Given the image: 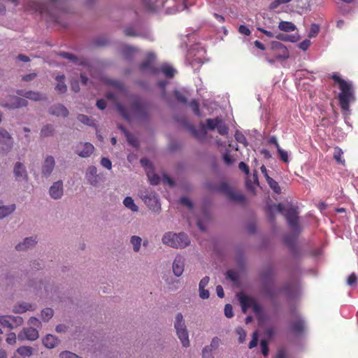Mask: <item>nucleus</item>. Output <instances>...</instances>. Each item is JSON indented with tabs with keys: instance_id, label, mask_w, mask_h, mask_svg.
I'll list each match as a JSON object with an SVG mask.
<instances>
[{
	"instance_id": "obj_53",
	"label": "nucleus",
	"mask_w": 358,
	"mask_h": 358,
	"mask_svg": "<svg viewBox=\"0 0 358 358\" xmlns=\"http://www.w3.org/2000/svg\"><path fill=\"white\" fill-rule=\"evenodd\" d=\"M236 334L238 335L239 343H243L246 337V333L243 328L238 327L236 329Z\"/></svg>"
},
{
	"instance_id": "obj_56",
	"label": "nucleus",
	"mask_w": 358,
	"mask_h": 358,
	"mask_svg": "<svg viewBox=\"0 0 358 358\" xmlns=\"http://www.w3.org/2000/svg\"><path fill=\"white\" fill-rule=\"evenodd\" d=\"M189 106H190L191 108L192 109V110L194 111V113L196 115H198V116L201 115V113H200V111H199V106L198 103L196 101H192L190 103Z\"/></svg>"
},
{
	"instance_id": "obj_4",
	"label": "nucleus",
	"mask_w": 358,
	"mask_h": 358,
	"mask_svg": "<svg viewBox=\"0 0 358 358\" xmlns=\"http://www.w3.org/2000/svg\"><path fill=\"white\" fill-rule=\"evenodd\" d=\"M176 73V69L169 62H164L158 65V88L164 87Z\"/></svg>"
},
{
	"instance_id": "obj_48",
	"label": "nucleus",
	"mask_w": 358,
	"mask_h": 358,
	"mask_svg": "<svg viewBox=\"0 0 358 358\" xmlns=\"http://www.w3.org/2000/svg\"><path fill=\"white\" fill-rule=\"evenodd\" d=\"M235 138L237 142L243 144L245 146L247 145V141L245 136L240 131H236L235 134Z\"/></svg>"
},
{
	"instance_id": "obj_14",
	"label": "nucleus",
	"mask_w": 358,
	"mask_h": 358,
	"mask_svg": "<svg viewBox=\"0 0 358 358\" xmlns=\"http://www.w3.org/2000/svg\"><path fill=\"white\" fill-rule=\"evenodd\" d=\"M0 145L2 150L5 152L9 151L13 147L11 136L3 128H0Z\"/></svg>"
},
{
	"instance_id": "obj_39",
	"label": "nucleus",
	"mask_w": 358,
	"mask_h": 358,
	"mask_svg": "<svg viewBox=\"0 0 358 358\" xmlns=\"http://www.w3.org/2000/svg\"><path fill=\"white\" fill-rule=\"evenodd\" d=\"M54 133L53 126L51 124H47L44 126L41 131V135L43 137H48L52 135Z\"/></svg>"
},
{
	"instance_id": "obj_59",
	"label": "nucleus",
	"mask_w": 358,
	"mask_h": 358,
	"mask_svg": "<svg viewBox=\"0 0 358 358\" xmlns=\"http://www.w3.org/2000/svg\"><path fill=\"white\" fill-rule=\"evenodd\" d=\"M101 164L106 169L110 170L112 168V164L109 159L103 157L101 160Z\"/></svg>"
},
{
	"instance_id": "obj_42",
	"label": "nucleus",
	"mask_w": 358,
	"mask_h": 358,
	"mask_svg": "<svg viewBox=\"0 0 358 358\" xmlns=\"http://www.w3.org/2000/svg\"><path fill=\"white\" fill-rule=\"evenodd\" d=\"M53 315V310L51 308H46L41 311V317L44 321H48Z\"/></svg>"
},
{
	"instance_id": "obj_16",
	"label": "nucleus",
	"mask_w": 358,
	"mask_h": 358,
	"mask_svg": "<svg viewBox=\"0 0 358 358\" xmlns=\"http://www.w3.org/2000/svg\"><path fill=\"white\" fill-rule=\"evenodd\" d=\"M16 205L13 203L0 200V220H3L14 213Z\"/></svg>"
},
{
	"instance_id": "obj_18",
	"label": "nucleus",
	"mask_w": 358,
	"mask_h": 358,
	"mask_svg": "<svg viewBox=\"0 0 358 358\" xmlns=\"http://www.w3.org/2000/svg\"><path fill=\"white\" fill-rule=\"evenodd\" d=\"M36 308L35 303L24 301L18 302L13 307V312L17 314H22L27 311H34Z\"/></svg>"
},
{
	"instance_id": "obj_44",
	"label": "nucleus",
	"mask_w": 358,
	"mask_h": 358,
	"mask_svg": "<svg viewBox=\"0 0 358 358\" xmlns=\"http://www.w3.org/2000/svg\"><path fill=\"white\" fill-rule=\"evenodd\" d=\"M275 37L278 39L282 40L285 41H290V42H295L297 41V38L295 36L292 35H283L282 34H279Z\"/></svg>"
},
{
	"instance_id": "obj_41",
	"label": "nucleus",
	"mask_w": 358,
	"mask_h": 358,
	"mask_svg": "<svg viewBox=\"0 0 358 358\" xmlns=\"http://www.w3.org/2000/svg\"><path fill=\"white\" fill-rule=\"evenodd\" d=\"M220 120V118L219 117H216L215 119H208L206 120L207 127L210 130H214L217 129Z\"/></svg>"
},
{
	"instance_id": "obj_38",
	"label": "nucleus",
	"mask_w": 358,
	"mask_h": 358,
	"mask_svg": "<svg viewBox=\"0 0 358 358\" xmlns=\"http://www.w3.org/2000/svg\"><path fill=\"white\" fill-rule=\"evenodd\" d=\"M220 190L221 192H225L229 196H230L231 198L234 199H241L242 198L241 195H234L233 192L231 189L228 187V185L226 183H222L220 187Z\"/></svg>"
},
{
	"instance_id": "obj_51",
	"label": "nucleus",
	"mask_w": 358,
	"mask_h": 358,
	"mask_svg": "<svg viewBox=\"0 0 358 358\" xmlns=\"http://www.w3.org/2000/svg\"><path fill=\"white\" fill-rule=\"evenodd\" d=\"M60 358H82L70 351H63L59 354Z\"/></svg>"
},
{
	"instance_id": "obj_1",
	"label": "nucleus",
	"mask_w": 358,
	"mask_h": 358,
	"mask_svg": "<svg viewBox=\"0 0 358 358\" xmlns=\"http://www.w3.org/2000/svg\"><path fill=\"white\" fill-rule=\"evenodd\" d=\"M331 78L341 90L338 94L341 108L343 110L348 112L350 104L355 101L352 85L350 82L343 80L338 73H334Z\"/></svg>"
},
{
	"instance_id": "obj_8",
	"label": "nucleus",
	"mask_w": 358,
	"mask_h": 358,
	"mask_svg": "<svg viewBox=\"0 0 358 358\" xmlns=\"http://www.w3.org/2000/svg\"><path fill=\"white\" fill-rule=\"evenodd\" d=\"M238 297L239 299L242 310L244 313L248 308H252L254 313L257 315H259L261 313V307L257 303L255 299L249 296L244 294H238Z\"/></svg>"
},
{
	"instance_id": "obj_47",
	"label": "nucleus",
	"mask_w": 358,
	"mask_h": 358,
	"mask_svg": "<svg viewBox=\"0 0 358 358\" xmlns=\"http://www.w3.org/2000/svg\"><path fill=\"white\" fill-rule=\"evenodd\" d=\"M320 31V27L316 24H311L308 36L310 38L315 37Z\"/></svg>"
},
{
	"instance_id": "obj_43",
	"label": "nucleus",
	"mask_w": 358,
	"mask_h": 358,
	"mask_svg": "<svg viewBox=\"0 0 358 358\" xmlns=\"http://www.w3.org/2000/svg\"><path fill=\"white\" fill-rule=\"evenodd\" d=\"M217 129L218 133L221 135H226L228 133V127L221 119L218 123Z\"/></svg>"
},
{
	"instance_id": "obj_30",
	"label": "nucleus",
	"mask_w": 358,
	"mask_h": 358,
	"mask_svg": "<svg viewBox=\"0 0 358 358\" xmlns=\"http://www.w3.org/2000/svg\"><path fill=\"white\" fill-rule=\"evenodd\" d=\"M124 206L130 210L133 213L138 211V206L135 203L134 200L131 196H126L122 201Z\"/></svg>"
},
{
	"instance_id": "obj_54",
	"label": "nucleus",
	"mask_w": 358,
	"mask_h": 358,
	"mask_svg": "<svg viewBox=\"0 0 358 358\" xmlns=\"http://www.w3.org/2000/svg\"><path fill=\"white\" fill-rule=\"evenodd\" d=\"M224 315L228 318H231L234 316L233 308L230 304L225 305Z\"/></svg>"
},
{
	"instance_id": "obj_3",
	"label": "nucleus",
	"mask_w": 358,
	"mask_h": 358,
	"mask_svg": "<svg viewBox=\"0 0 358 358\" xmlns=\"http://www.w3.org/2000/svg\"><path fill=\"white\" fill-rule=\"evenodd\" d=\"M271 212L278 211L283 214L289 224L292 227L295 228L298 224V216L296 209L289 204L279 203L278 205L273 204L269 207Z\"/></svg>"
},
{
	"instance_id": "obj_64",
	"label": "nucleus",
	"mask_w": 358,
	"mask_h": 358,
	"mask_svg": "<svg viewBox=\"0 0 358 358\" xmlns=\"http://www.w3.org/2000/svg\"><path fill=\"white\" fill-rule=\"evenodd\" d=\"M357 275L355 273H352L348 278L347 283L348 285L352 286L357 282Z\"/></svg>"
},
{
	"instance_id": "obj_37",
	"label": "nucleus",
	"mask_w": 358,
	"mask_h": 358,
	"mask_svg": "<svg viewBox=\"0 0 358 358\" xmlns=\"http://www.w3.org/2000/svg\"><path fill=\"white\" fill-rule=\"evenodd\" d=\"M64 75L57 76L56 77V80L57 81V84L56 85V90L59 93L65 92L66 91V89H67L66 85L64 83Z\"/></svg>"
},
{
	"instance_id": "obj_17",
	"label": "nucleus",
	"mask_w": 358,
	"mask_h": 358,
	"mask_svg": "<svg viewBox=\"0 0 358 358\" xmlns=\"http://www.w3.org/2000/svg\"><path fill=\"white\" fill-rule=\"evenodd\" d=\"M49 194L52 199H59L64 194V187L62 180L55 182L50 187Z\"/></svg>"
},
{
	"instance_id": "obj_60",
	"label": "nucleus",
	"mask_w": 358,
	"mask_h": 358,
	"mask_svg": "<svg viewBox=\"0 0 358 358\" xmlns=\"http://www.w3.org/2000/svg\"><path fill=\"white\" fill-rule=\"evenodd\" d=\"M310 41L308 40V39H306L304 41H303L302 42H301L298 46L299 48L302 50H306L309 46L310 45Z\"/></svg>"
},
{
	"instance_id": "obj_35",
	"label": "nucleus",
	"mask_w": 358,
	"mask_h": 358,
	"mask_svg": "<svg viewBox=\"0 0 358 358\" xmlns=\"http://www.w3.org/2000/svg\"><path fill=\"white\" fill-rule=\"evenodd\" d=\"M155 61V55L151 54L148 59L143 62L141 66V69L143 71L150 72L152 70V64Z\"/></svg>"
},
{
	"instance_id": "obj_55",
	"label": "nucleus",
	"mask_w": 358,
	"mask_h": 358,
	"mask_svg": "<svg viewBox=\"0 0 358 358\" xmlns=\"http://www.w3.org/2000/svg\"><path fill=\"white\" fill-rule=\"evenodd\" d=\"M211 352L210 348L205 346L202 350V358H214Z\"/></svg>"
},
{
	"instance_id": "obj_45",
	"label": "nucleus",
	"mask_w": 358,
	"mask_h": 358,
	"mask_svg": "<svg viewBox=\"0 0 358 358\" xmlns=\"http://www.w3.org/2000/svg\"><path fill=\"white\" fill-rule=\"evenodd\" d=\"M277 151L280 159L284 162L287 163L289 162L288 152L286 150L282 149L280 147L277 149Z\"/></svg>"
},
{
	"instance_id": "obj_28",
	"label": "nucleus",
	"mask_w": 358,
	"mask_h": 358,
	"mask_svg": "<svg viewBox=\"0 0 358 358\" xmlns=\"http://www.w3.org/2000/svg\"><path fill=\"white\" fill-rule=\"evenodd\" d=\"M13 172L17 178L27 180V170L25 166L21 162H17L15 164Z\"/></svg>"
},
{
	"instance_id": "obj_23",
	"label": "nucleus",
	"mask_w": 358,
	"mask_h": 358,
	"mask_svg": "<svg viewBox=\"0 0 358 358\" xmlns=\"http://www.w3.org/2000/svg\"><path fill=\"white\" fill-rule=\"evenodd\" d=\"M184 271V259L181 256H177L173 263V272L177 277L182 275Z\"/></svg>"
},
{
	"instance_id": "obj_13",
	"label": "nucleus",
	"mask_w": 358,
	"mask_h": 358,
	"mask_svg": "<svg viewBox=\"0 0 358 358\" xmlns=\"http://www.w3.org/2000/svg\"><path fill=\"white\" fill-rule=\"evenodd\" d=\"M39 336L38 330L34 327L24 328L17 335L18 340L36 341Z\"/></svg>"
},
{
	"instance_id": "obj_29",
	"label": "nucleus",
	"mask_w": 358,
	"mask_h": 358,
	"mask_svg": "<svg viewBox=\"0 0 358 358\" xmlns=\"http://www.w3.org/2000/svg\"><path fill=\"white\" fill-rule=\"evenodd\" d=\"M17 94L32 101H39L44 99L43 96L38 92L28 91L23 92L22 90H17Z\"/></svg>"
},
{
	"instance_id": "obj_26",
	"label": "nucleus",
	"mask_w": 358,
	"mask_h": 358,
	"mask_svg": "<svg viewBox=\"0 0 358 358\" xmlns=\"http://www.w3.org/2000/svg\"><path fill=\"white\" fill-rule=\"evenodd\" d=\"M50 113L58 117H66L69 114V111L64 106L61 104H57L52 106L49 110Z\"/></svg>"
},
{
	"instance_id": "obj_40",
	"label": "nucleus",
	"mask_w": 358,
	"mask_h": 358,
	"mask_svg": "<svg viewBox=\"0 0 358 358\" xmlns=\"http://www.w3.org/2000/svg\"><path fill=\"white\" fill-rule=\"evenodd\" d=\"M267 183L268 184L269 187L277 194H280L281 192L280 187L278 185V183L274 180L272 178H268V179L266 180Z\"/></svg>"
},
{
	"instance_id": "obj_49",
	"label": "nucleus",
	"mask_w": 358,
	"mask_h": 358,
	"mask_svg": "<svg viewBox=\"0 0 358 358\" xmlns=\"http://www.w3.org/2000/svg\"><path fill=\"white\" fill-rule=\"evenodd\" d=\"M343 152L341 149L338 148H336L334 153V157L336 160V162L339 164H343L344 161L341 159V155Z\"/></svg>"
},
{
	"instance_id": "obj_46",
	"label": "nucleus",
	"mask_w": 358,
	"mask_h": 358,
	"mask_svg": "<svg viewBox=\"0 0 358 358\" xmlns=\"http://www.w3.org/2000/svg\"><path fill=\"white\" fill-rule=\"evenodd\" d=\"M28 324L30 325V327H34L37 329V328H40L41 326V322L40 320L34 317H31L28 320Z\"/></svg>"
},
{
	"instance_id": "obj_6",
	"label": "nucleus",
	"mask_w": 358,
	"mask_h": 358,
	"mask_svg": "<svg viewBox=\"0 0 358 358\" xmlns=\"http://www.w3.org/2000/svg\"><path fill=\"white\" fill-rule=\"evenodd\" d=\"M162 241L165 245L176 248H185L189 243L187 236L184 233H167L164 236Z\"/></svg>"
},
{
	"instance_id": "obj_15",
	"label": "nucleus",
	"mask_w": 358,
	"mask_h": 358,
	"mask_svg": "<svg viewBox=\"0 0 358 358\" xmlns=\"http://www.w3.org/2000/svg\"><path fill=\"white\" fill-rule=\"evenodd\" d=\"M94 145L90 143H80L76 147V152L81 157H88L94 152Z\"/></svg>"
},
{
	"instance_id": "obj_32",
	"label": "nucleus",
	"mask_w": 358,
	"mask_h": 358,
	"mask_svg": "<svg viewBox=\"0 0 358 358\" xmlns=\"http://www.w3.org/2000/svg\"><path fill=\"white\" fill-rule=\"evenodd\" d=\"M278 29L285 32H290L296 29V27L291 22L280 21L278 24Z\"/></svg>"
},
{
	"instance_id": "obj_10",
	"label": "nucleus",
	"mask_w": 358,
	"mask_h": 358,
	"mask_svg": "<svg viewBox=\"0 0 358 358\" xmlns=\"http://www.w3.org/2000/svg\"><path fill=\"white\" fill-rule=\"evenodd\" d=\"M0 105L4 108L14 109L26 106L27 105V101L24 99L15 96H10L8 101L1 100Z\"/></svg>"
},
{
	"instance_id": "obj_9",
	"label": "nucleus",
	"mask_w": 358,
	"mask_h": 358,
	"mask_svg": "<svg viewBox=\"0 0 358 358\" xmlns=\"http://www.w3.org/2000/svg\"><path fill=\"white\" fill-rule=\"evenodd\" d=\"M22 323L23 319L20 316L0 315V324L4 328L13 329L22 325Z\"/></svg>"
},
{
	"instance_id": "obj_57",
	"label": "nucleus",
	"mask_w": 358,
	"mask_h": 358,
	"mask_svg": "<svg viewBox=\"0 0 358 358\" xmlns=\"http://www.w3.org/2000/svg\"><path fill=\"white\" fill-rule=\"evenodd\" d=\"M180 203L185 206H187L189 210L192 208V203L191 201L187 197H181L180 199Z\"/></svg>"
},
{
	"instance_id": "obj_24",
	"label": "nucleus",
	"mask_w": 358,
	"mask_h": 358,
	"mask_svg": "<svg viewBox=\"0 0 358 358\" xmlns=\"http://www.w3.org/2000/svg\"><path fill=\"white\" fill-rule=\"evenodd\" d=\"M28 8L31 10L39 12L41 13L50 12L49 8L46 5H45L44 2H41L38 1H31L28 5Z\"/></svg>"
},
{
	"instance_id": "obj_52",
	"label": "nucleus",
	"mask_w": 358,
	"mask_h": 358,
	"mask_svg": "<svg viewBox=\"0 0 358 358\" xmlns=\"http://www.w3.org/2000/svg\"><path fill=\"white\" fill-rule=\"evenodd\" d=\"M17 338V337L16 336V334L15 333L10 332L7 334L6 339V343L9 345H14L16 343Z\"/></svg>"
},
{
	"instance_id": "obj_2",
	"label": "nucleus",
	"mask_w": 358,
	"mask_h": 358,
	"mask_svg": "<svg viewBox=\"0 0 358 358\" xmlns=\"http://www.w3.org/2000/svg\"><path fill=\"white\" fill-rule=\"evenodd\" d=\"M188 0H158V15H171L187 8Z\"/></svg>"
},
{
	"instance_id": "obj_11",
	"label": "nucleus",
	"mask_w": 358,
	"mask_h": 358,
	"mask_svg": "<svg viewBox=\"0 0 358 358\" xmlns=\"http://www.w3.org/2000/svg\"><path fill=\"white\" fill-rule=\"evenodd\" d=\"M141 164L144 167L148 178L152 185H157V173L155 172V168L150 162L146 159L143 158L141 159Z\"/></svg>"
},
{
	"instance_id": "obj_34",
	"label": "nucleus",
	"mask_w": 358,
	"mask_h": 358,
	"mask_svg": "<svg viewBox=\"0 0 358 358\" xmlns=\"http://www.w3.org/2000/svg\"><path fill=\"white\" fill-rule=\"evenodd\" d=\"M203 53L204 51L203 50H198L196 54H194L193 50H190L188 52V58L191 59L192 64L194 63H203L201 57L203 55Z\"/></svg>"
},
{
	"instance_id": "obj_63",
	"label": "nucleus",
	"mask_w": 358,
	"mask_h": 358,
	"mask_svg": "<svg viewBox=\"0 0 358 358\" xmlns=\"http://www.w3.org/2000/svg\"><path fill=\"white\" fill-rule=\"evenodd\" d=\"M223 160L227 165H231L234 162L232 157L227 152L223 155Z\"/></svg>"
},
{
	"instance_id": "obj_20",
	"label": "nucleus",
	"mask_w": 358,
	"mask_h": 358,
	"mask_svg": "<svg viewBox=\"0 0 358 358\" xmlns=\"http://www.w3.org/2000/svg\"><path fill=\"white\" fill-rule=\"evenodd\" d=\"M34 353V349L30 346H21L18 348L13 354L10 358H27Z\"/></svg>"
},
{
	"instance_id": "obj_25",
	"label": "nucleus",
	"mask_w": 358,
	"mask_h": 358,
	"mask_svg": "<svg viewBox=\"0 0 358 358\" xmlns=\"http://www.w3.org/2000/svg\"><path fill=\"white\" fill-rule=\"evenodd\" d=\"M42 342L46 348L52 349L59 344V341L56 336L48 334L43 338Z\"/></svg>"
},
{
	"instance_id": "obj_33",
	"label": "nucleus",
	"mask_w": 358,
	"mask_h": 358,
	"mask_svg": "<svg viewBox=\"0 0 358 358\" xmlns=\"http://www.w3.org/2000/svg\"><path fill=\"white\" fill-rule=\"evenodd\" d=\"M110 84L115 89L116 92L115 94L108 92L106 96L108 99L115 101L117 99V94L122 91V85L120 83L116 81H113L111 82Z\"/></svg>"
},
{
	"instance_id": "obj_27",
	"label": "nucleus",
	"mask_w": 358,
	"mask_h": 358,
	"mask_svg": "<svg viewBox=\"0 0 358 358\" xmlns=\"http://www.w3.org/2000/svg\"><path fill=\"white\" fill-rule=\"evenodd\" d=\"M36 243V242L33 238H26L15 246V249L18 251L26 250L33 248Z\"/></svg>"
},
{
	"instance_id": "obj_5",
	"label": "nucleus",
	"mask_w": 358,
	"mask_h": 358,
	"mask_svg": "<svg viewBox=\"0 0 358 358\" xmlns=\"http://www.w3.org/2000/svg\"><path fill=\"white\" fill-rule=\"evenodd\" d=\"M174 328L176 329L177 336L179 338L182 345L184 348L189 347L190 344L189 334L183 315L181 313H178L176 315Z\"/></svg>"
},
{
	"instance_id": "obj_61",
	"label": "nucleus",
	"mask_w": 358,
	"mask_h": 358,
	"mask_svg": "<svg viewBox=\"0 0 358 358\" xmlns=\"http://www.w3.org/2000/svg\"><path fill=\"white\" fill-rule=\"evenodd\" d=\"M305 324L303 321H299L293 325V329L295 331L299 332L304 329Z\"/></svg>"
},
{
	"instance_id": "obj_62",
	"label": "nucleus",
	"mask_w": 358,
	"mask_h": 358,
	"mask_svg": "<svg viewBox=\"0 0 358 358\" xmlns=\"http://www.w3.org/2000/svg\"><path fill=\"white\" fill-rule=\"evenodd\" d=\"M262 354L264 356H267L268 353V348L266 341H262L260 343Z\"/></svg>"
},
{
	"instance_id": "obj_58",
	"label": "nucleus",
	"mask_w": 358,
	"mask_h": 358,
	"mask_svg": "<svg viewBox=\"0 0 358 358\" xmlns=\"http://www.w3.org/2000/svg\"><path fill=\"white\" fill-rule=\"evenodd\" d=\"M220 339L217 337H215L212 339L210 345H207L206 347L210 348V350L212 351L213 349H216L220 345Z\"/></svg>"
},
{
	"instance_id": "obj_21",
	"label": "nucleus",
	"mask_w": 358,
	"mask_h": 358,
	"mask_svg": "<svg viewBox=\"0 0 358 358\" xmlns=\"http://www.w3.org/2000/svg\"><path fill=\"white\" fill-rule=\"evenodd\" d=\"M85 178L90 185L97 186L99 184V176L96 168L94 166L88 167L86 171Z\"/></svg>"
},
{
	"instance_id": "obj_50",
	"label": "nucleus",
	"mask_w": 358,
	"mask_h": 358,
	"mask_svg": "<svg viewBox=\"0 0 358 358\" xmlns=\"http://www.w3.org/2000/svg\"><path fill=\"white\" fill-rule=\"evenodd\" d=\"M292 0H275L270 4L271 9H275L281 4H285L290 2Z\"/></svg>"
},
{
	"instance_id": "obj_36",
	"label": "nucleus",
	"mask_w": 358,
	"mask_h": 358,
	"mask_svg": "<svg viewBox=\"0 0 358 358\" xmlns=\"http://www.w3.org/2000/svg\"><path fill=\"white\" fill-rule=\"evenodd\" d=\"M130 243L132 245L133 250L135 252H139L142 244L141 238L138 236H132L130 238Z\"/></svg>"
},
{
	"instance_id": "obj_31",
	"label": "nucleus",
	"mask_w": 358,
	"mask_h": 358,
	"mask_svg": "<svg viewBox=\"0 0 358 358\" xmlns=\"http://www.w3.org/2000/svg\"><path fill=\"white\" fill-rule=\"evenodd\" d=\"M59 55L65 59H67L70 61H71L73 63L79 64V65H87V62L83 59H79L76 57V56L68 53V52H61Z\"/></svg>"
},
{
	"instance_id": "obj_7",
	"label": "nucleus",
	"mask_w": 358,
	"mask_h": 358,
	"mask_svg": "<svg viewBox=\"0 0 358 358\" xmlns=\"http://www.w3.org/2000/svg\"><path fill=\"white\" fill-rule=\"evenodd\" d=\"M116 107L123 117L128 121H131L133 118L138 120L145 114L144 108L139 103L133 104L129 113H127L119 103H116Z\"/></svg>"
},
{
	"instance_id": "obj_19",
	"label": "nucleus",
	"mask_w": 358,
	"mask_h": 358,
	"mask_svg": "<svg viewBox=\"0 0 358 358\" xmlns=\"http://www.w3.org/2000/svg\"><path fill=\"white\" fill-rule=\"evenodd\" d=\"M55 166V158L50 155L46 156L41 168L42 174L45 177H48L52 173Z\"/></svg>"
},
{
	"instance_id": "obj_22",
	"label": "nucleus",
	"mask_w": 358,
	"mask_h": 358,
	"mask_svg": "<svg viewBox=\"0 0 358 358\" xmlns=\"http://www.w3.org/2000/svg\"><path fill=\"white\" fill-rule=\"evenodd\" d=\"M271 48L273 51L283 50V55H276V59H285L289 56V53L286 47L278 41H273L271 43Z\"/></svg>"
},
{
	"instance_id": "obj_12",
	"label": "nucleus",
	"mask_w": 358,
	"mask_h": 358,
	"mask_svg": "<svg viewBox=\"0 0 358 358\" xmlns=\"http://www.w3.org/2000/svg\"><path fill=\"white\" fill-rule=\"evenodd\" d=\"M138 195L150 209H155L157 206V196L154 192H152L149 189L141 190Z\"/></svg>"
}]
</instances>
